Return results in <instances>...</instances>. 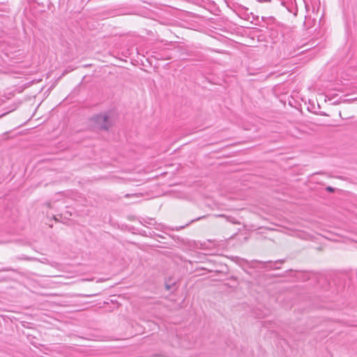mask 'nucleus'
Returning a JSON list of instances; mask_svg holds the SVG:
<instances>
[{
    "label": "nucleus",
    "instance_id": "nucleus-15",
    "mask_svg": "<svg viewBox=\"0 0 357 357\" xmlns=\"http://www.w3.org/2000/svg\"><path fill=\"white\" fill-rule=\"evenodd\" d=\"M339 115H340V116L342 119H344L343 117H342V115H341V112H340V113H339Z\"/></svg>",
    "mask_w": 357,
    "mask_h": 357
},
{
    "label": "nucleus",
    "instance_id": "nucleus-9",
    "mask_svg": "<svg viewBox=\"0 0 357 357\" xmlns=\"http://www.w3.org/2000/svg\"><path fill=\"white\" fill-rule=\"evenodd\" d=\"M17 107V105H16V104H13V105L11 106V107H10V110H9L8 112H6V114H7V113H8V112H12V111L15 110ZM4 114H5V113H4L3 115H4Z\"/></svg>",
    "mask_w": 357,
    "mask_h": 357
},
{
    "label": "nucleus",
    "instance_id": "nucleus-8",
    "mask_svg": "<svg viewBox=\"0 0 357 357\" xmlns=\"http://www.w3.org/2000/svg\"><path fill=\"white\" fill-rule=\"evenodd\" d=\"M17 259H20V260H31V258L27 256L23 255L22 257H17Z\"/></svg>",
    "mask_w": 357,
    "mask_h": 357
},
{
    "label": "nucleus",
    "instance_id": "nucleus-3",
    "mask_svg": "<svg viewBox=\"0 0 357 357\" xmlns=\"http://www.w3.org/2000/svg\"><path fill=\"white\" fill-rule=\"evenodd\" d=\"M204 218H205V216H202V217H199V218H197L193 219V220H192L190 222L187 223L185 226H181V227H176V229L177 231H178V230H180V229H181L185 228V226H188L190 223L194 222H195V221H197V220H201V219Z\"/></svg>",
    "mask_w": 357,
    "mask_h": 357
},
{
    "label": "nucleus",
    "instance_id": "nucleus-17",
    "mask_svg": "<svg viewBox=\"0 0 357 357\" xmlns=\"http://www.w3.org/2000/svg\"><path fill=\"white\" fill-rule=\"evenodd\" d=\"M271 268L277 269L278 268L277 267L273 268V266H271Z\"/></svg>",
    "mask_w": 357,
    "mask_h": 357
},
{
    "label": "nucleus",
    "instance_id": "nucleus-7",
    "mask_svg": "<svg viewBox=\"0 0 357 357\" xmlns=\"http://www.w3.org/2000/svg\"><path fill=\"white\" fill-rule=\"evenodd\" d=\"M326 190L328 192L333 193L335 191V189L331 186H327Z\"/></svg>",
    "mask_w": 357,
    "mask_h": 357
},
{
    "label": "nucleus",
    "instance_id": "nucleus-14",
    "mask_svg": "<svg viewBox=\"0 0 357 357\" xmlns=\"http://www.w3.org/2000/svg\"><path fill=\"white\" fill-rule=\"evenodd\" d=\"M253 19H254V20H259V17H258V16H257V17H253Z\"/></svg>",
    "mask_w": 357,
    "mask_h": 357
},
{
    "label": "nucleus",
    "instance_id": "nucleus-4",
    "mask_svg": "<svg viewBox=\"0 0 357 357\" xmlns=\"http://www.w3.org/2000/svg\"><path fill=\"white\" fill-rule=\"evenodd\" d=\"M8 271L17 272V270L15 268H13L11 267H4L2 268H0V272H8Z\"/></svg>",
    "mask_w": 357,
    "mask_h": 357
},
{
    "label": "nucleus",
    "instance_id": "nucleus-1",
    "mask_svg": "<svg viewBox=\"0 0 357 357\" xmlns=\"http://www.w3.org/2000/svg\"><path fill=\"white\" fill-rule=\"evenodd\" d=\"M93 130L108 132L113 126V120L109 112H101L93 115L89 119Z\"/></svg>",
    "mask_w": 357,
    "mask_h": 357
},
{
    "label": "nucleus",
    "instance_id": "nucleus-12",
    "mask_svg": "<svg viewBox=\"0 0 357 357\" xmlns=\"http://www.w3.org/2000/svg\"><path fill=\"white\" fill-rule=\"evenodd\" d=\"M283 262V260H278V261H275V264H277V263H282Z\"/></svg>",
    "mask_w": 357,
    "mask_h": 357
},
{
    "label": "nucleus",
    "instance_id": "nucleus-16",
    "mask_svg": "<svg viewBox=\"0 0 357 357\" xmlns=\"http://www.w3.org/2000/svg\"><path fill=\"white\" fill-rule=\"evenodd\" d=\"M261 20H262L263 21H265V17H261Z\"/></svg>",
    "mask_w": 357,
    "mask_h": 357
},
{
    "label": "nucleus",
    "instance_id": "nucleus-5",
    "mask_svg": "<svg viewBox=\"0 0 357 357\" xmlns=\"http://www.w3.org/2000/svg\"><path fill=\"white\" fill-rule=\"evenodd\" d=\"M8 99L4 94L0 93V105L5 102L6 100Z\"/></svg>",
    "mask_w": 357,
    "mask_h": 357
},
{
    "label": "nucleus",
    "instance_id": "nucleus-2",
    "mask_svg": "<svg viewBox=\"0 0 357 357\" xmlns=\"http://www.w3.org/2000/svg\"><path fill=\"white\" fill-rule=\"evenodd\" d=\"M141 223L144 225H153L156 223L154 218H148L146 219H143V222H141Z\"/></svg>",
    "mask_w": 357,
    "mask_h": 357
},
{
    "label": "nucleus",
    "instance_id": "nucleus-11",
    "mask_svg": "<svg viewBox=\"0 0 357 357\" xmlns=\"http://www.w3.org/2000/svg\"><path fill=\"white\" fill-rule=\"evenodd\" d=\"M325 174L326 173L323 172H319L314 173V174Z\"/></svg>",
    "mask_w": 357,
    "mask_h": 357
},
{
    "label": "nucleus",
    "instance_id": "nucleus-10",
    "mask_svg": "<svg viewBox=\"0 0 357 357\" xmlns=\"http://www.w3.org/2000/svg\"><path fill=\"white\" fill-rule=\"evenodd\" d=\"M69 72V70H65L63 73L61 74V75L59 77V79L61 78L63 76H64L65 75H66Z\"/></svg>",
    "mask_w": 357,
    "mask_h": 357
},
{
    "label": "nucleus",
    "instance_id": "nucleus-6",
    "mask_svg": "<svg viewBox=\"0 0 357 357\" xmlns=\"http://www.w3.org/2000/svg\"><path fill=\"white\" fill-rule=\"evenodd\" d=\"M227 221L231 222L233 224H239L238 222L236 221V219L234 217L229 216V217L227 218Z\"/></svg>",
    "mask_w": 357,
    "mask_h": 357
},
{
    "label": "nucleus",
    "instance_id": "nucleus-13",
    "mask_svg": "<svg viewBox=\"0 0 357 357\" xmlns=\"http://www.w3.org/2000/svg\"><path fill=\"white\" fill-rule=\"evenodd\" d=\"M271 0H259V1L260 2H268V1H270Z\"/></svg>",
    "mask_w": 357,
    "mask_h": 357
}]
</instances>
